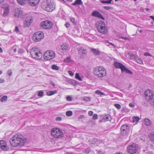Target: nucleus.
Here are the masks:
<instances>
[{"label": "nucleus", "instance_id": "nucleus-1", "mask_svg": "<svg viewBox=\"0 0 154 154\" xmlns=\"http://www.w3.org/2000/svg\"><path fill=\"white\" fill-rule=\"evenodd\" d=\"M42 8L48 12H51L55 8V3L53 1L46 0L44 1L41 4Z\"/></svg>", "mask_w": 154, "mask_h": 154}, {"label": "nucleus", "instance_id": "nucleus-2", "mask_svg": "<svg viewBox=\"0 0 154 154\" xmlns=\"http://www.w3.org/2000/svg\"><path fill=\"white\" fill-rule=\"evenodd\" d=\"M94 74L98 77L102 78L106 74V71L104 68L102 67H97L94 69Z\"/></svg>", "mask_w": 154, "mask_h": 154}, {"label": "nucleus", "instance_id": "nucleus-3", "mask_svg": "<svg viewBox=\"0 0 154 154\" xmlns=\"http://www.w3.org/2000/svg\"><path fill=\"white\" fill-rule=\"evenodd\" d=\"M30 53L32 57L35 59L39 60L42 57V53L38 48H33L30 51Z\"/></svg>", "mask_w": 154, "mask_h": 154}, {"label": "nucleus", "instance_id": "nucleus-4", "mask_svg": "<svg viewBox=\"0 0 154 154\" xmlns=\"http://www.w3.org/2000/svg\"><path fill=\"white\" fill-rule=\"evenodd\" d=\"M70 47L68 44L64 43L61 44L57 50L58 54L61 55H63L66 54L69 51Z\"/></svg>", "mask_w": 154, "mask_h": 154}, {"label": "nucleus", "instance_id": "nucleus-5", "mask_svg": "<svg viewBox=\"0 0 154 154\" xmlns=\"http://www.w3.org/2000/svg\"><path fill=\"white\" fill-rule=\"evenodd\" d=\"M96 27L98 32L100 33L106 34L107 32V29L105 24L103 21H101L99 22L97 24Z\"/></svg>", "mask_w": 154, "mask_h": 154}, {"label": "nucleus", "instance_id": "nucleus-6", "mask_svg": "<svg viewBox=\"0 0 154 154\" xmlns=\"http://www.w3.org/2000/svg\"><path fill=\"white\" fill-rule=\"evenodd\" d=\"M51 134L56 138H61L63 136L62 131L58 128H54L51 130Z\"/></svg>", "mask_w": 154, "mask_h": 154}, {"label": "nucleus", "instance_id": "nucleus-7", "mask_svg": "<svg viewBox=\"0 0 154 154\" xmlns=\"http://www.w3.org/2000/svg\"><path fill=\"white\" fill-rule=\"evenodd\" d=\"M44 37V34L42 32H35L33 35L32 38L33 40L37 42L39 41L42 39Z\"/></svg>", "mask_w": 154, "mask_h": 154}, {"label": "nucleus", "instance_id": "nucleus-8", "mask_svg": "<svg viewBox=\"0 0 154 154\" xmlns=\"http://www.w3.org/2000/svg\"><path fill=\"white\" fill-rule=\"evenodd\" d=\"M138 150V147L137 144L133 143L128 145L127 147V150L128 152L131 154H134Z\"/></svg>", "mask_w": 154, "mask_h": 154}, {"label": "nucleus", "instance_id": "nucleus-9", "mask_svg": "<svg viewBox=\"0 0 154 154\" xmlns=\"http://www.w3.org/2000/svg\"><path fill=\"white\" fill-rule=\"evenodd\" d=\"M40 26L41 28L49 29L52 27L53 24L52 22L47 20L42 22L40 24Z\"/></svg>", "mask_w": 154, "mask_h": 154}, {"label": "nucleus", "instance_id": "nucleus-10", "mask_svg": "<svg viewBox=\"0 0 154 154\" xmlns=\"http://www.w3.org/2000/svg\"><path fill=\"white\" fill-rule=\"evenodd\" d=\"M55 56L54 52L52 51H48L45 52L43 56L45 60H48L53 59Z\"/></svg>", "mask_w": 154, "mask_h": 154}, {"label": "nucleus", "instance_id": "nucleus-11", "mask_svg": "<svg viewBox=\"0 0 154 154\" xmlns=\"http://www.w3.org/2000/svg\"><path fill=\"white\" fill-rule=\"evenodd\" d=\"M17 139L16 141L18 143V146H22L24 145L25 143V140L23 138V136L20 134L16 135Z\"/></svg>", "mask_w": 154, "mask_h": 154}, {"label": "nucleus", "instance_id": "nucleus-12", "mask_svg": "<svg viewBox=\"0 0 154 154\" xmlns=\"http://www.w3.org/2000/svg\"><path fill=\"white\" fill-rule=\"evenodd\" d=\"M121 134L122 135L126 136L129 131V127L126 125H122L121 128Z\"/></svg>", "mask_w": 154, "mask_h": 154}, {"label": "nucleus", "instance_id": "nucleus-13", "mask_svg": "<svg viewBox=\"0 0 154 154\" xmlns=\"http://www.w3.org/2000/svg\"><path fill=\"white\" fill-rule=\"evenodd\" d=\"M145 98L148 101L153 97L154 94L153 92L150 90L148 89L145 92Z\"/></svg>", "mask_w": 154, "mask_h": 154}, {"label": "nucleus", "instance_id": "nucleus-14", "mask_svg": "<svg viewBox=\"0 0 154 154\" xmlns=\"http://www.w3.org/2000/svg\"><path fill=\"white\" fill-rule=\"evenodd\" d=\"M17 138H16V135L13 136L9 140L10 143L13 147H16L18 146V143L17 142L16 140Z\"/></svg>", "mask_w": 154, "mask_h": 154}, {"label": "nucleus", "instance_id": "nucleus-15", "mask_svg": "<svg viewBox=\"0 0 154 154\" xmlns=\"http://www.w3.org/2000/svg\"><path fill=\"white\" fill-rule=\"evenodd\" d=\"M0 148L3 151H7L9 149L6 142L4 140L0 141Z\"/></svg>", "mask_w": 154, "mask_h": 154}, {"label": "nucleus", "instance_id": "nucleus-16", "mask_svg": "<svg viewBox=\"0 0 154 154\" xmlns=\"http://www.w3.org/2000/svg\"><path fill=\"white\" fill-rule=\"evenodd\" d=\"M92 15L93 16L99 17L100 19H102L103 20L105 19L102 14L97 11H93L92 13Z\"/></svg>", "mask_w": 154, "mask_h": 154}, {"label": "nucleus", "instance_id": "nucleus-17", "mask_svg": "<svg viewBox=\"0 0 154 154\" xmlns=\"http://www.w3.org/2000/svg\"><path fill=\"white\" fill-rule=\"evenodd\" d=\"M78 54L81 55L83 54H85L87 53V51L86 49L81 47L79 46L77 48Z\"/></svg>", "mask_w": 154, "mask_h": 154}, {"label": "nucleus", "instance_id": "nucleus-18", "mask_svg": "<svg viewBox=\"0 0 154 154\" xmlns=\"http://www.w3.org/2000/svg\"><path fill=\"white\" fill-rule=\"evenodd\" d=\"M23 11L19 8L15 10L14 16L17 17H21L22 16Z\"/></svg>", "mask_w": 154, "mask_h": 154}, {"label": "nucleus", "instance_id": "nucleus-19", "mask_svg": "<svg viewBox=\"0 0 154 154\" xmlns=\"http://www.w3.org/2000/svg\"><path fill=\"white\" fill-rule=\"evenodd\" d=\"M28 3L32 6H36L39 2L40 0H28Z\"/></svg>", "mask_w": 154, "mask_h": 154}, {"label": "nucleus", "instance_id": "nucleus-20", "mask_svg": "<svg viewBox=\"0 0 154 154\" xmlns=\"http://www.w3.org/2000/svg\"><path fill=\"white\" fill-rule=\"evenodd\" d=\"M90 141V145L92 146H93L95 144H96L97 146H98L99 144L98 139L97 138H94L92 140H91Z\"/></svg>", "mask_w": 154, "mask_h": 154}, {"label": "nucleus", "instance_id": "nucleus-21", "mask_svg": "<svg viewBox=\"0 0 154 154\" xmlns=\"http://www.w3.org/2000/svg\"><path fill=\"white\" fill-rule=\"evenodd\" d=\"M114 66L116 68L120 69L121 71L122 70L125 66L123 64L117 62H115Z\"/></svg>", "mask_w": 154, "mask_h": 154}, {"label": "nucleus", "instance_id": "nucleus-22", "mask_svg": "<svg viewBox=\"0 0 154 154\" xmlns=\"http://www.w3.org/2000/svg\"><path fill=\"white\" fill-rule=\"evenodd\" d=\"M112 117L111 116L109 115H106L103 118V119L106 121H111L112 119Z\"/></svg>", "mask_w": 154, "mask_h": 154}, {"label": "nucleus", "instance_id": "nucleus-23", "mask_svg": "<svg viewBox=\"0 0 154 154\" xmlns=\"http://www.w3.org/2000/svg\"><path fill=\"white\" fill-rule=\"evenodd\" d=\"M122 71V72H125L126 73L130 74H132V72L131 71L127 69L125 66L124 67Z\"/></svg>", "mask_w": 154, "mask_h": 154}, {"label": "nucleus", "instance_id": "nucleus-24", "mask_svg": "<svg viewBox=\"0 0 154 154\" xmlns=\"http://www.w3.org/2000/svg\"><path fill=\"white\" fill-rule=\"evenodd\" d=\"M82 4V2L81 0H76L75 2L72 3V5H81Z\"/></svg>", "mask_w": 154, "mask_h": 154}, {"label": "nucleus", "instance_id": "nucleus-25", "mask_svg": "<svg viewBox=\"0 0 154 154\" xmlns=\"http://www.w3.org/2000/svg\"><path fill=\"white\" fill-rule=\"evenodd\" d=\"M25 20L31 23L32 22V17L31 16H28L26 18Z\"/></svg>", "mask_w": 154, "mask_h": 154}, {"label": "nucleus", "instance_id": "nucleus-26", "mask_svg": "<svg viewBox=\"0 0 154 154\" xmlns=\"http://www.w3.org/2000/svg\"><path fill=\"white\" fill-rule=\"evenodd\" d=\"M57 93V91L56 90L49 91L47 92V94L48 96H51L56 93Z\"/></svg>", "mask_w": 154, "mask_h": 154}, {"label": "nucleus", "instance_id": "nucleus-27", "mask_svg": "<svg viewBox=\"0 0 154 154\" xmlns=\"http://www.w3.org/2000/svg\"><path fill=\"white\" fill-rule=\"evenodd\" d=\"M95 93L98 95H100V96L101 97H102L101 96V95H104V96H106V95L103 92H101L99 90H97L95 91Z\"/></svg>", "mask_w": 154, "mask_h": 154}, {"label": "nucleus", "instance_id": "nucleus-28", "mask_svg": "<svg viewBox=\"0 0 154 154\" xmlns=\"http://www.w3.org/2000/svg\"><path fill=\"white\" fill-rule=\"evenodd\" d=\"M26 0H17V2L20 5H23L26 3Z\"/></svg>", "mask_w": 154, "mask_h": 154}, {"label": "nucleus", "instance_id": "nucleus-29", "mask_svg": "<svg viewBox=\"0 0 154 154\" xmlns=\"http://www.w3.org/2000/svg\"><path fill=\"white\" fill-rule=\"evenodd\" d=\"M31 24V23H29V22H28L27 21H26L25 20L23 23V25L24 27H29Z\"/></svg>", "mask_w": 154, "mask_h": 154}, {"label": "nucleus", "instance_id": "nucleus-30", "mask_svg": "<svg viewBox=\"0 0 154 154\" xmlns=\"http://www.w3.org/2000/svg\"><path fill=\"white\" fill-rule=\"evenodd\" d=\"M149 137L151 141L152 142H154V133L150 134L149 135Z\"/></svg>", "mask_w": 154, "mask_h": 154}, {"label": "nucleus", "instance_id": "nucleus-31", "mask_svg": "<svg viewBox=\"0 0 154 154\" xmlns=\"http://www.w3.org/2000/svg\"><path fill=\"white\" fill-rule=\"evenodd\" d=\"M144 123L145 125L148 126L150 124V122L148 119H146L144 121Z\"/></svg>", "mask_w": 154, "mask_h": 154}, {"label": "nucleus", "instance_id": "nucleus-32", "mask_svg": "<svg viewBox=\"0 0 154 154\" xmlns=\"http://www.w3.org/2000/svg\"><path fill=\"white\" fill-rule=\"evenodd\" d=\"M71 57H69L66 58L64 60V61L66 63H69L71 61Z\"/></svg>", "mask_w": 154, "mask_h": 154}, {"label": "nucleus", "instance_id": "nucleus-33", "mask_svg": "<svg viewBox=\"0 0 154 154\" xmlns=\"http://www.w3.org/2000/svg\"><path fill=\"white\" fill-rule=\"evenodd\" d=\"M7 100V97L6 96H4L2 98L0 99V100L1 102L6 101Z\"/></svg>", "mask_w": 154, "mask_h": 154}, {"label": "nucleus", "instance_id": "nucleus-34", "mask_svg": "<svg viewBox=\"0 0 154 154\" xmlns=\"http://www.w3.org/2000/svg\"><path fill=\"white\" fill-rule=\"evenodd\" d=\"M133 122H137L139 120V118L138 117L134 116L133 118Z\"/></svg>", "mask_w": 154, "mask_h": 154}, {"label": "nucleus", "instance_id": "nucleus-35", "mask_svg": "<svg viewBox=\"0 0 154 154\" xmlns=\"http://www.w3.org/2000/svg\"><path fill=\"white\" fill-rule=\"evenodd\" d=\"M91 51L95 54H98L99 53V51L95 49L92 48L91 49Z\"/></svg>", "mask_w": 154, "mask_h": 154}, {"label": "nucleus", "instance_id": "nucleus-36", "mask_svg": "<svg viewBox=\"0 0 154 154\" xmlns=\"http://www.w3.org/2000/svg\"><path fill=\"white\" fill-rule=\"evenodd\" d=\"M136 61L137 63L140 64H142L143 63V62L142 60L138 58L136 59Z\"/></svg>", "mask_w": 154, "mask_h": 154}, {"label": "nucleus", "instance_id": "nucleus-37", "mask_svg": "<svg viewBox=\"0 0 154 154\" xmlns=\"http://www.w3.org/2000/svg\"><path fill=\"white\" fill-rule=\"evenodd\" d=\"M52 69L55 70H59V67L55 65H53L52 66Z\"/></svg>", "mask_w": 154, "mask_h": 154}, {"label": "nucleus", "instance_id": "nucleus-38", "mask_svg": "<svg viewBox=\"0 0 154 154\" xmlns=\"http://www.w3.org/2000/svg\"><path fill=\"white\" fill-rule=\"evenodd\" d=\"M149 100L150 101H149L150 102L151 105L153 106H154V98H152Z\"/></svg>", "mask_w": 154, "mask_h": 154}, {"label": "nucleus", "instance_id": "nucleus-39", "mask_svg": "<svg viewBox=\"0 0 154 154\" xmlns=\"http://www.w3.org/2000/svg\"><path fill=\"white\" fill-rule=\"evenodd\" d=\"M72 115V112L71 111H68L66 112V115L68 116H70Z\"/></svg>", "mask_w": 154, "mask_h": 154}, {"label": "nucleus", "instance_id": "nucleus-40", "mask_svg": "<svg viewBox=\"0 0 154 154\" xmlns=\"http://www.w3.org/2000/svg\"><path fill=\"white\" fill-rule=\"evenodd\" d=\"M14 31L17 34H18L19 32V30L18 27L17 26H16L14 30Z\"/></svg>", "mask_w": 154, "mask_h": 154}, {"label": "nucleus", "instance_id": "nucleus-41", "mask_svg": "<svg viewBox=\"0 0 154 154\" xmlns=\"http://www.w3.org/2000/svg\"><path fill=\"white\" fill-rule=\"evenodd\" d=\"M75 78L77 79H78L80 81L82 80L81 78L80 77L79 75V74L78 73H76V74L75 76Z\"/></svg>", "mask_w": 154, "mask_h": 154}, {"label": "nucleus", "instance_id": "nucleus-42", "mask_svg": "<svg viewBox=\"0 0 154 154\" xmlns=\"http://www.w3.org/2000/svg\"><path fill=\"white\" fill-rule=\"evenodd\" d=\"M114 106L118 109H120L121 108V105L118 103L115 104Z\"/></svg>", "mask_w": 154, "mask_h": 154}, {"label": "nucleus", "instance_id": "nucleus-43", "mask_svg": "<svg viewBox=\"0 0 154 154\" xmlns=\"http://www.w3.org/2000/svg\"><path fill=\"white\" fill-rule=\"evenodd\" d=\"M44 92L42 91H39L38 93V96L39 97H42L43 96Z\"/></svg>", "mask_w": 154, "mask_h": 154}, {"label": "nucleus", "instance_id": "nucleus-44", "mask_svg": "<svg viewBox=\"0 0 154 154\" xmlns=\"http://www.w3.org/2000/svg\"><path fill=\"white\" fill-rule=\"evenodd\" d=\"M98 118V116L97 114H94L92 117V119L93 120H96Z\"/></svg>", "mask_w": 154, "mask_h": 154}, {"label": "nucleus", "instance_id": "nucleus-45", "mask_svg": "<svg viewBox=\"0 0 154 154\" xmlns=\"http://www.w3.org/2000/svg\"><path fill=\"white\" fill-rule=\"evenodd\" d=\"M70 20L74 24H76V22L75 18H72L70 19Z\"/></svg>", "mask_w": 154, "mask_h": 154}, {"label": "nucleus", "instance_id": "nucleus-46", "mask_svg": "<svg viewBox=\"0 0 154 154\" xmlns=\"http://www.w3.org/2000/svg\"><path fill=\"white\" fill-rule=\"evenodd\" d=\"M103 8L104 9L106 10H110L111 9H112V7H109V6H104L103 7Z\"/></svg>", "mask_w": 154, "mask_h": 154}, {"label": "nucleus", "instance_id": "nucleus-47", "mask_svg": "<svg viewBox=\"0 0 154 154\" xmlns=\"http://www.w3.org/2000/svg\"><path fill=\"white\" fill-rule=\"evenodd\" d=\"M24 51L23 49H20L18 51V53L20 54H22L23 52Z\"/></svg>", "mask_w": 154, "mask_h": 154}, {"label": "nucleus", "instance_id": "nucleus-48", "mask_svg": "<svg viewBox=\"0 0 154 154\" xmlns=\"http://www.w3.org/2000/svg\"><path fill=\"white\" fill-rule=\"evenodd\" d=\"M66 100H67L71 101L72 100V97L70 96H68L66 97Z\"/></svg>", "mask_w": 154, "mask_h": 154}, {"label": "nucleus", "instance_id": "nucleus-49", "mask_svg": "<svg viewBox=\"0 0 154 154\" xmlns=\"http://www.w3.org/2000/svg\"><path fill=\"white\" fill-rule=\"evenodd\" d=\"M61 117H58L56 118L55 120L57 121H60L61 120Z\"/></svg>", "mask_w": 154, "mask_h": 154}, {"label": "nucleus", "instance_id": "nucleus-50", "mask_svg": "<svg viewBox=\"0 0 154 154\" xmlns=\"http://www.w3.org/2000/svg\"><path fill=\"white\" fill-rule=\"evenodd\" d=\"M7 73L9 76H10L12 75V72L11 70H10L8 71Z\"/></svg>", "mask_w": 154, "mask_h": 154}, {"label": "nucleus", "instance_id": "nucleus-51", "mask_svg": "<svg viewBox=\"0 0 154 154\" xmlns=\"http://www.w3.org/2000/svg\"><path fill=\"white\" fill-rule=\"evenodd\" d=\"M9 13V11L8 10H6L5 11L3 15L4 16H6Z\"/></svg>", "mask_w": 154, "mask_h": 154}, {"label": "nucleus", "instance_id": "nucleus-52", "mask_svg": "<svg viewBox=\"0 0 154 154\" xmlns=\"http://www.w3.org/2000/svg\"><path fill=\"white\" fill-rule=\"evenodd\" d=\"M107 43H108V44H110L112 46H113L114 47H115V45L114 44L112 43V42H109L108 41H107L106 42V43L107 44Z\"/></svg>", "mask_w": 154, "mask_h": 154}, {"label": "nucleus", "instance_id": "nucleus-53", "mask_svg": "<svg viewBox=\"0 0 154 154\" xmlns=\"http://www.w3.org/2000/svg\"><path fill=\"white\" fill-rule=\"evenodd\" d=\"M68 73L71 76H73L74 75V73L71 71H68Z\"/></svg>", "mask_w": 154, "mask_h": 154}, {"label": "nucleus", "instance_id": "nucleus-54", "mask_svg": "<svg viewBox=\"0 0 154 154\" xmlns=\"http://www.w3.org/2000/svg\"><path fill=\"white\" fill-rule=\"evenodd\" d=\"M65 25L66 28L69 27L70 26V24L68 23H66L65 24Z\"/></svg>", "mask_w": 154, "mask_h": 154}, {"label": "nucleus", "instance_id": "nucleus-55", "mask_svg": "<svg viewBox=\"0 0 154 154\" xmlns=\"http://www.w3.org/2000/svg\"><path fill=\"white\" fill-rule=\"evenodd\" d=\"M93 112L92 111H89L88 112V114L90 116H92L93 115Z\"/></svg>", "mask_w": 154, "mask_h": 154}, {"label": "nucleus", "instance_id": "nucleus-56", "mask_svg": "<svg viewBox=\"0 0 154 154\" xmlns=\"http://www.w3.org/2000/svg\"><path fill=\"white\" fill-rule=\"evenodd\" d=\"M69 82L70 83H72L73 84H74L75 83V81L74 80L70 79L69 81Z\"/></svg>", "mask_w": 154, "mask_h": 154}, {"label": "nucleus", "instance_id": "nucleus-57", "mask_svg": "<svg viewBox=\"0 0 154 154\" xmlns=\"http://www.w3.org/2000/svg\"><path fill=\"white\" fill-rule=\"evenodd\" d=\"M144 55L145 56H151L150 55V54L149 53H145L144 54Z\"/></svg>", "mask_w": 154, "mask_h": 154}, {"label": "nucleus", "instance_id": "nucleus-58", "mask_svg": "<svg viewBox=\"0 0 154 154\" xmlns=\"http://www.w3.org/2000/svg\"><path fill=\"white\" fill-rule=\"evenodd\" d=\"M129 106L131 107H134V105L131 103H130L129 104Z\"/></svg>", "mask_w": 154, "mask_h": 154}, {"label": "nucleus", "instance_id": "nucleus-59", "mask_svg": "<svg viewBox=\"0 0 154 154\" xmlns=\"http://www.w3.org/2000/svg\"><path fill=\"white\" fill-rule=\"evenodd\" d=\"M121 38L125 40H128V38L126 37H123L122 36H121Z\"/></svg>", "mask_w": 154, "mask_h": 154}, {"label": "nucleus", "instance_id": "nucleus-60", "mask_svg": "<svg viewBox=\"0 0 154 154\" xmlns=\"http://www.w3.org/2000/svg\"><path fill=\"white\" fill-rule=\"evenodd\" d=\"M5 80L4 79L2 78H0V83H3L4 82Z\"/></svg>", "mask_w": 154, "mask_h": 154}, {"label": "nucleus", "instance_id": "nucleus-61", "mask_svg": "<svg viewBox=\"0 0 154 154\" xmlns=\"http://www.w3.org/2000/svg\"><path fill=\"white\" fill-rule=\"evenodd\" d=\"M101 2L102 3H107V1H102Z\"/></svg>", "mask_w": 154, "mask_h": 154}, {"label": "nucleus", "instance_id": "nucleus-62", "mask_svg": "<svg viewBox=\"0 0 154 154\" xmlns=\"http://www.w3.org/2000/svg\"><path fill=\"white\" fill-rule=\"evenodd\" d=\"M149 17L151 19L154 20V16H150Z\"/></svg>", "mask_w": 154, "mask_h": 154}, {"label": "nucleus", "instance_id": "nucleus-63", "mask_svg": "<svg viewBox=\"0 0 154 154\" xmlns=\"http://www.w3.org/2000/svg\"><path fill=\"white\" fill-rule=\"evenodd\" d=\"M112 0H108L107 1V4H110L111 3Z\"/></svg>", "mask_w": 154, "mask_h": 154}, {"label": "nucleus", "instance_id": "nucleus-64", "mask_svg": "<svg viewBox=\"0 0 154 154\" xmlns=\"http://www.w3.org/2000/svg\"><path fill=\"white\" fill-rule=\"evenodd\" d=\"M146 154H152V153L151 152H148L146 153Z\"/></svg>", "mask_w": 154, "mask_h": 154}]
</instances>
